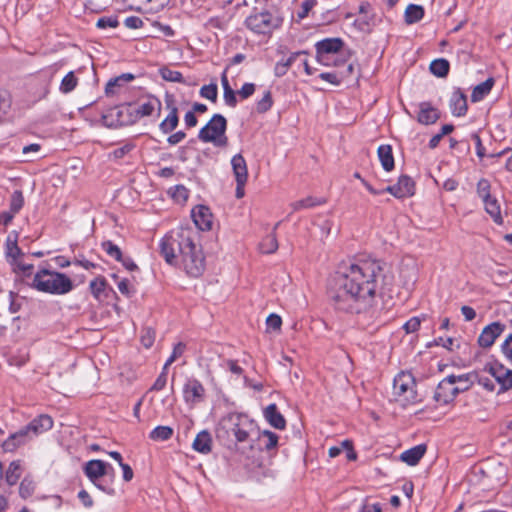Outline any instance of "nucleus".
Masks as SVG:
<instances>
[{"label":"nucleus","mask_w":512,"mask_h":512,"mask_svg":"<svg viewBox=\"0 0 512 512\" xmlns=\"http://www.w3.org/2000/svg\"><path fill=\"white\" fill-rule=\"evenodd\" d=\"M381 263L371 258H357L340 267L330 280L327 294L335 309L359 315L369 324L376 320L378 279Z\"/></svg>","instance_id":"f257e3e1"},{"label":"nucleus","mask_w":512,"mask_h":512,"mask_svg":"<svg viewBox=\"0 0 512 512\" xmlns=\"http://www.w3.org/2000/svg\"><path fill=\"white\" fill-rule=\"evenodd\" d=\"M160 253L170 265L180 261L186 273L192 277L200 276L205 267L204 256L187 231L166 234L159 244Z\"/></svg>","instance_id":"f03ea898"},{"label":"nucleus","mask_w":512,"mask_h":512,"mask_svg":"<svg viewBox=\"0 0 512 512\" xmlns=\"http://www.w3.org/2000/svg\"><path fill=\"white\" fill-rule=\"evenodd\" d=\"M254 430L253 421L248 419L246 415L239 413H229L222 417L216 428V436L220 440H228L231 436H234L236 442L239 444L238 449L243 453L247 454V457H251L246 452V442L249 435Z\"/></svg>","instance_id":"7ed1b4c3"},{"label":"nucleus","mask_w":512,"mask_h":512,"mask_svg":"<svg viewBox=\"0 0 512 512\" xmlns=\"http://www.w3.org/2000/svg\"><path fill=\"white\" fill-rule=\"evenodd\" d=\"M33 285L39 291L58 295L66 294L73 289V283L68 276L46 269L35 274Z\"/></svg>","instance_id":"20e7f679"},{"label":"nucleus","mask_w":512,"mask_h":512,"mask_svg":"<svg viewBox=\"0 0 512 512\" xmlns=\"http://www.w3.org/2000/svg\"><path fill=\"white\" fill-rule=\"evenodd\" d=\"M393 396L394 400L403 407L420 401L416 391V382L411 373L400 372L397 374L393 382Z\"/></svg>","instance_id":"39448f33"},{"label":"nucleus","mask_w":512,"mask_h":512,"mask_svg":"<svg viewBox=\"0 0 512 512\" xmlns=\"http://www.w3.org/2000/svg\"><path fill=\"white\" fill-rule=\"evenodd\" d=\"M227 121L221 114H214L210 121L200 129L198 138L205 143L211 142L217 147H225L228 138L225 135Z\"/></svg>","instance_id":"423d86ee"},{"label":"nucleus","mask_w":512,"mask_h":512,"mask_svg":"<svg viewBox=\"0 0 512 512\" xmlns=\"http://www.w3.org/2000/svg\"><path fill=\"white\" fill-rule=\"evenodd\" d=\"M231 166L237 184L236 197L240 199L245 194L244 186L248 177L246 161L241 154H237L232 157Z\"/></svg>","instance_id":"0eeeda50"},{"label":"nucleus","mask_w":512,"mask_h":512,"mask_svg":"<svg viewBox=\"0 0 512 512\" xmlns=\"http://www.w3.org/2000/svg\"><path fill=\"white\" fill-rule=\"evenodd\" d=\"M344 46V42L341 38H326L318 41L315 44L316 50V61L325 62V55H340L341 50Z\"/></svg>","instance_id":"6e6552de"},{"label":"nucleus","mask_w":512,"mask_h":512,"mask_svg":"<svg viewBox=\"0 0 512 512\" xmlns=\"http://www.w3.org/2000/svg\"><path fill=\"white\" fill-rule=\"evenodd\" d=\"M458 394L457 388L453 385V378L447 376L437 385L433 398L439 405H447L452 402Z\"/></svg>","instance_id":"1a4fd4ad"},{"label":"nucleus","mask_w":512,"mask_h":512,"mask_svg":"<svg viewBox=\"0 0 512 512\" xmlns=\"http://www.w3.org/2000/svg\"><path fill=\"white\" fill-rule=\"evenodd\" d=\"M184 401L189 405L202 402L205 398V388L197 379H189L183 387Z\"/></svg>","instance_id":"9d476101"},{"label":"nucleus","mask_w":512,"mask_h":512,"mask_svg":"<svg viewBox=\"0 0 512 512\" xmlns=\"http://www.w3.org/2000/svg\"><path fill=\"white\" fill-rule=\"evenodd\" d=\"M282 24V18L276 12H262L258 15V34L269 37Z\"/></svg>","instance_id":"9b49d317"},{"label":"nucleus","mask_w":512,"mask_h":512,"mask_svg":"<svg viewBox=\"0 0 512 512\" xmlns=\"http://www.w3.org/2000/svg\"><path fill=\"white\" fill-rule=\"evenodd\" d=\"M384 191L392 194L396 198H405L414 195L415 184L411 177L402 175L394 185L387 186Z\"/></svg>","instance_id":"f8f14e48"},{"label":"nucleus","mask_w":512,"mask_h":512,"mask_svg":"<svg viewBox=\"0 0 512 512\" xmlns=\"http://www.w3.org/2000/svg\"><path fill=\"white\" fill-rule=\"evenodd\" d=\"M505 325L500 322H493L487 325L478 337V343L483 348L492 346L495 340L503 333Z\"/></svg>","instance_id":"ddd939ff"},{"label":"nucleus","mask_w":512,"mask_h":512,"mask_svg":"<svg viewBox=\"0 0 512 512\" xmlns=\"http://www.w3.org/2000/svg\"><path fill=\"white\" fill-rule=\"evenodd\" d=\"M278 441L279 436L268 429L258 432V447L261 451H266L269 456L277 453Z\"/></svg>","instance_id":"4468645a"},{"label":"nucleus","mask_w":512,"mask_h":512,"mask_svg":"<svg viewBox=\"0 0 512 512\" xmlns=\"http://www.w3.org/2000/svg\"><path fill=\"white\" fill-rule=\"evenodd\" d=\"M503 390L512 389V370L501 364H492L487 369Z\"/></svg>","instance_id":"2eb2a0df"},{"label":"nucleus","mask_w":512,"mask_h":512,"mask_svg":"<svg viewBox=\"0 0 512 512\" xmlns=\"http://www.w3.org/2000/svg\"><path fill=\"white\" fill-rule=\"evenodd\" d=\"M263 417L266 420V422L274 429H286V419L281 414L276 404L272 403L263 408Z\"/></svg>","instance_id":"dca6fc26"},{"label":"nucleus","mask_w":512,"mask_h":512,"mask_svg":"<svg viewBox=\"0 0 512 512\" xmlns=\"http://www.w3.org/2000/svg\"><path fill=\"white\" fill-rule=\"evenodd\" d=\"M136 104L129 103L117 108V121L122 126L133 125L140 120Z\"/></svg>","instance_id":"f3484780"},{"label":"nucleus","mask_w":512,"mask_h":512,"mask_svg":"<svg viewBox=\"0 0 512 512\" xmlns=\"http://www.w3.org/2000/svg\"><path fill=\"white\" fill-rule=\"evenodd\" d=\"M107 463L102 460H90L85 464L84 472L86 476L93 482L99 489L106 491L101 485L97 484L96 481L106 474Z\"/></svg>","instance_id":"a211bd4d"},{"label":"nucleus","mask_w":512,"mask_h":512,"mask_svg":"<svg viewBox=\"0 0 512 512\" xmlns=\"http://www.w3.org/2000/svg\"><path fill=\"white\" fill-rule=\"evenodd\" d=\"M32 438L49 431L53 427V419L47 414H41L25 426Z\"/></svg>","instance_id":"6ab92c4d"},{"label":"nucleus","mask_w":512,"mask_h":512,"mask_svg":"<svg viewBox=\"0 0 512 512\" xmlns=\"http://www.w3.org/2000/svg\"><path fill=\"white\" fill-rule=\"evenodd\" d=\"M195 225L202 231L210 230L212 227V214L208 207L199 205L191 212Z\"/></svg>","instance_id":"aec40b11"},{"label":"nucleus","mask_w":512,"mask_h":512,"mask_svg":"<svg viewBox=\"0 0 512 512\" xmlns=\"http://www.w3.org/2000/svg\"><path fill=\"white\" fill-rule=\"evenodd\" d=\"M135 104L140 119L143 117L151 116L154 113H156L158 116L160 115L162 103L160 99L155 96H149L147 97L146 101Z\"/></svg>","instance_id":"412c9836"},{"label":"nucleus","mask_w":512,"mask_h":512,"mask_svg":"<svg viewBox=\"0 0 512 512\" xmlns=\"http://www.w3.org/2000/svg\"><path fill=\"white\" fill-rule=\"evenodd\" d=\"M135 75L132 73H123L115 78L110 79L105 87V94L107 96H113L122 91L127 83L133 81Z\"/></svg>","instance_id":"4be33fe9"},{"label":"nucleus","mask_w":512,"mask_h":512,"mask_svg":"<svg viewBox=\"0 0 512 512\" xmlns=\"http://www.w3.org/2000/svg\"><path fill=\"white\" fill-rule=\"evenodd\" d=\"M32 439V435H29L26 427L21 428L14 434H11L7 440L3 443V449L8 452H12L19 446L27 443Z\"/></svg>","instance_id":"5701e85b"},{"label":"nucleus","mask_w":512,"mask_h":512,"mask_svg":"<svg viewBox=\"0 0 512 512\" xmlns=\"http://www.w3.org/2000/svg\"><path fill=\"white\" fill-rule=\"evenodd\" d=\"M450 109L454 116L461 117L467 113V97L460 90L456 89L450 99Z\"/></svg>","instance_id":"b1692460"},{"label":"nucleus","mask_w":512,"mask_h":512,"mask_svg":"<svg viewBox=\"0 0 512 512\" xmlns=\"http://www.w3.org/2000/svg\"><path fill=\"white\" fill-rule=\"evenodd\" d=\"M419 109L417 120L423 125L433 124L440 117L438 109L433 107L429 102L420 103Z\"/></svg>","instance_id":"393cba45"},{"label":"nucleus","mask_w":512,"mask_h":512,"mask_svg":"<svg viewBox=\"0 0 512 512\" xmlns=\"http://www.w3.org/2000/svg\"><path fill=\"white\" fill-rule=\"evenodd\" d=\"M426 453V445L419 444L401 453L400 459L410 466L418 464Z\"/></svg>","instance_id":"a878e982"},{"label":"nucleus","mask_w":512,"mask_h":512,"mask_svg":"<svg viewBox=\"0 0 512 512\" xmlns=\"http://www.w3.org/2000/svg\"><path fill=\"white\" fill-rule=\"evenodd\" d=\"M448 377L453 378V385L457 388V392H465L476 382L478 379L477 372H470L461 375H449Z\"/></svg>","instance_id":"bb28decb"},{"label":"nucleus","mask_w":512,"mask_h":512,"mask_svg":"<svg viewBox=\"0 0 512 512\" xmlns=\"http://www.w3.org/2000/svg\"><path fill=\"white\" fill-rule=\"evenodd\" d=\"M192 447L199 453H209L212 449V438L210 433L206 430L199 432L193 441Z\"/></svg>","instance_id":"cd10ccee"},{"label":"nucleus","mask_w":512,"mask_h":512,"mask_svg":"<svg viewBox=\"0 0 512 512\" xmlns=\"http://www.w3.org/2000/svg\"><path fill=\"white\" fill-rule=\"evenodd\" d=\"M495 84V80L493 77H489L484 82L476 85L472 91L471 94V101L472 102H479L481 101L485 96H487L491 89L493 88Z\"/></svg>","instance_id":"c85d7f7f"},{"label":"nucleus","mask_w":512,"mask_h":512,"mask_svg":"<svg viewBox=\"0 0 512 512\" xmlns=\"http://www.w3.org/2000/svg\"><path fill=\"white\" fill-rule=\"evenodd\" d=\"M425 11L421 5L409 4L404 12V21L407 25H411L421 21Z\"/></svg>","instance_id":"c756f323"},{"label":"nucleus","mask_w":512,"mask_h":512,"mask_svg":"<svg viewBox=\"0 0 512 512\" xmlns=\"http://www.w3.org/2000/svg\"><path fill=\"white\" fill-rule=\"evenodd\" d=\"M379 160L385 171H391L394 168V157L390 145H380L377 150Z\"/></svg>","instance_id":"7c9ffc66"},{"label":"nucleus","mask_w":512,"mask_h":512,"mask_svg":"<svg viewBox=\"0 0 512 512\" xmlns=\"http://www.w3.org/2000/svg\"><path fill=\"white\" fill-rule=\"evenodd\" d=\"M483 203L485 211L492 217L493 221L498 225L503 224L501 208L498 200L495 197H491L484 200Z\"/></svg>","instance_id":"2f4dec72"},{"label":"nucleus","mask_w":512,"mask_h":512,"mask_svg":"<svg viewBox=\"0 0 512 512\" xmlns=\"http://www.w3.org/2000/svg\"><path fill=\"white\" fill-rule=\"evenodd\" d=\"M18 237L19 234L17 231H12L7 239H6V255L12 260H15L23 255L21 249L18 247Z\"/></svg>","instance_id":"473e14b6"},{"label":"nucleus","mask_w":512,"mask_h":512,"mask_svg":"<svg viewBox=\"0 0 512 512\" xmlns=\"http://www.w3.org/2000/svg\"><path fill=\"white\" fill-rule=\"evenodd\" d=\"M279 225L276 223L274 229L271 233H269L266 237H264L260 243V251L264 254L274 253L278 249V242L275 235V229Z\"/></svg>","instance_id":"72a5a7b5"},{"label":"nucleus","mask_w":512,"mask_h":512,"mask_svg":"<svg viewBox=\"0 0 512 512\" xmlns=\"http://www.w3.org/2000/svg\"><path fill=\"white\" fill-rule=\"evenodd\" d=\"M179 122L178 118V109L175 106L170 107V113L168 116L160 123V129L163 133H169L173 131Z\"/></svg>","instance_id":"f704fd0d"},{"label":"nucleus","mask_w":512,"mask_h":512,"mask_svg":"<svg viewBox=\"0 0 512 512\" xmlns=\"http://www.w3.org/2000/svg\"><path fill=\"white\" fill-rule=\"evenodd\" d=\"M221 83H222L223 90H224L223 97H224L225 103L228 106L234 107L236 105V102H237L236 95H235L234 90L231 88V86L229 84L226 71H224L222 73V75H221Z\"/></svg>","instance_id":"c9c22d12"},{"label":"nucleus","mask_w":512,"mask_h":512,"mask_svg":"<svg viewBox=\"0 0 512 512\" xmlns=\"http://www.w3.org/2000/svg\"><path fill=\"white\" fill-rule=\"evenodd\" d=\"M107 282L104 277H97L89 284L90 291L96 300H102L105 296Z\"/></svg>","instance_id":"e433bc0d"},{"label":"nucleus","mask_w":512,"mask_h":512,"mask_svg":"<svg viewBox=\"0 0 512 512\" xmlns=\"http://www.w3.org/2000/svg\"><path fill=\"white\" fill-rule=\"evenodd\" d=\"M450 64L448 60L439 58L433 60L430 64V71L437 77H445L449 73Z\"/></svg>","instance_id":"4c0bfd02"},{"label":"nucleus","mask_w":512,"mask_h":512,"mask_svg":"<svg viewBox=\"0 0 512 512\" xmlns=\"http://www.w3.org/2000/svg\"><path fill=\"white\" fill-rule=\"evenodd\" d=\"M324 202H325L324 200H318L314 197L309 196L304 199L297 200V201L291 203L290 206L292 208V212H297L302 209H308V208L315 207L317 205H321Z\"/></svg>","instance_id":"58836bf2"},{"label":"nucleus","mask_w":512,"mask_h":512,"mask_svg":"<svg viewBox=\"0 0 512 512\" xmlns=\"http://www.w3.org/2000/svg\"><path fill=\"white\" fill-rule=\"evenodd\" d=\"M21 477V468L18 461H13L9 464V467L5 474V480L9 486L15 485Z\"/></svg>","instance_id":"ea45409f"},{"label":"nucleus","mask_w":512,"mask_h":512,"mask_svg":"<svg viewBox=\"0 0 512 512\" xmlns=\"http://www.w3.org/2000/svg\"><path fill=\"white\" fill-rule=\"evenodd\" d=\"M173 436V429L170 426H157L150 432V439L154 441H166Z\"/></svg>","instance_id":"a19ab883"},{"label":"nucleus","mask_w":512,"mask_h":512,"mask_svg":"<svg viewBox=\"0 0 512 512\" xmlns=\"http://www.w3.org/2000/svg\"><path fill=\"white\" fill-rule=\"evenodd\" d=\"M77 84H78L77 77L75 76L73 71H70L63 77V79L60 83L59 90L63 94H67V93H70L71 91H73L76 88Z\"/></svg>","instance_id":"79ce46f5"},{"label":"nucleus","mask_w":512,"mask_h":512,"mask_svg":"<svg viewBox=\"0 0 512 512\" xmlns=\"http://www.w3.org/2000/svg\"><path fill=\"white\" fill-rule=\"evenodd\" d=\"M24 196L21 190H15L10 197L9 210L15 214L19 213V211L24 206Z\"/></svg>","instance_id":"37998d69"},{"label":"nucleus","mask_w":512,"mask_h":512,"mask_svg":"<svg viewBox=\"0 0 512 512\" xmlns=\"http://www.w3.org/2000/svg\"><path fill=\"white\" fill-rule=\"evenodd\" d=\"M34 491H35V483L33 482V480H31V479H29L27 477L24 478L21 481L20 486H19V495H20V497L23 498V499H27L30 496H32Z\"/></svg>","instance_id":"c03bdc74"},{"label":"nucleus","mask_w":512,"mask_h":512,"mask_svg":"<svg viewBox=\"0 0 512 512\" xmlns=\"http://www.w3.org/2000/svg\"><path fill=\"white\" fill-rule=\"evenodd\" d=\"M161 77L169 82L184 83L182 74L179 71L171 70L167 67L160 69Z\"/></svg>","instance_id":"a18cd8bd"},{"label":"nucleus","mask_w":512,"mask_h":512,"mask_svg":"<svg viewBox=\"0 0 512 512\" xmlns=\"http://www.w3.org/2000/svg\"><path fill=\"white\" fill-rule=\"evenodd\" d=\"M200 96L208 99L212 102H216L218 96V88L215 83H211L209 85H204L200 89Z\"/></svg>","instance_id":"49530a36"},{"label":"nucleus","mask_w":512,"mask_h":512,"mask_svg":"<svg viewBox=\"0 0 512 512\" xmlns=\"http://www.w3.org/2000/svg\"><path fill=\"white\" fill-rule=\"evenodd\" d=\"M490 191H491L490 182L485 178L480 179L477 183V194L482 199V201L493 197L491 195Z\"/></svg>","instance_id":"de8ad7c7"},{"label":"nucleus","mask_w":512,"mask_h":512,"mask_svg":"<svg viewBox=\"0 0 512 512\" xmlns=\"http://www.w3.org/2000/svg\"><path fill=\"white\" fill-rule=\"evenodd\" d=\"M103 250L113 259L119 261L122 260L121 249L115 245L112 241H105L102 243Z\"/></svg>","instance_id":"09e8293b"},{"label":"nucleus","mask_w":512,"mask_h":512,"mask_svg":"<svg viewBox=\"0 0 512 512\" xmlns=\"http://www.w3.org/2000/svg\"><path fill=\"white\" fill-rule=\"evenodd\" d=\"M282 325V319L277 314H270L266 319V331L267 332H279Z\"/></svg>","instance_id":"8fccbe9b"},{"label":"nucleus","mask_w":512,"mask_h":512,"mask_svg":"<svg viewBox=\"0 0 512 512\" xmlns=\"http://www.w3.org/2000/svg\"><path fill=\"white\" fill-rule=\"evenodd\" d=\"M319 78L323 81H326L332 85L338 86L341 84L345 75L343 73L336 72H323L319 74Z\"/></svg>","instance_id":"3c124183"},{"label":"nucleus","mask_w":512,"mask_h":512,"mask_svg":"<svg viewBox=\"0 0 512 512\" xmlns=\"http://www.w3.org/2000/svg\"><path fill=\"white\" fill-rule=\"evenodd\" d=\"M118 25L119 21L116 16L101 17L96 22V26L99 29L116 28Z\"/></svg>","instance_id":"603ef678"},{"label":"nucleus","mask_w":512,"mask_h":512,"mask_svg":"<svg viewBox=\"0 0 512 512\" xmlns=\"http://www.w3.org/2000/svg\"><path fill=\"white\" fill-rule=\"evenodd\" d=\"M186 345L182 342L177 343L170 357L167 359L163 367L168 368L177 358L183 355Z\"/></svg>","instance_id":"864d4df0"},{"label":"nucleus","mask_w":512,"mask_h":512,"mask_svg":"<svg viewBox=\"0 0 512 512\" xmlns=\"http://www.w3.org/2000/svg\"><path fill=\"white\" fill-rule=\"evenodd\" d=\"M117 287L121 294L126 297H131L135 293V288L128 279H120L117 282Z\"/></svg>","instance_id":"5fc2aeb1"},{"label":"nucleus","mask_w":512,"mask_h":512,"mask_svg":"<svg viewBox=\"0 0 512 512\" xmlns=\"http://www.w3.org/2000/svg\"><path fill=\"white\" fill-rule=\"evenodd\" d=\"M155 340V331L152 328H144L141 334V343L145 348H150Z\"/></svg>","instance_id":"6e6d98bb"},{"label":"nucleus","mask_w":512,"mask_h":512,"mask_svg":"<svg viewBox=\"0 0 512 512\" xmlns=\"http://www.w3.org/2000/svg\"><path fill=\"white\" fill-rule=\"evenodd\" d=\"M423 319H425V316H423L422 318L412 317L403 325V329L407 334L414 333L418 331V329L420 328Z\"/></svg>","instance_id":"4d7b16f0"},{"label":"nucleus","mask_w":512,"mask_h":512,"mask_svg":"<svg viewBox=\"0 0 512 512\" xmlns=\"http://www.w3.org/2000/svg\"><path fill=\"white\" fill-rule=\"evenodd\" d=\"M144 6L147 10L158 12L167 6L170 0H144Z\"/></svg>","instance_id":"13d9d810"},{"label":"nucleus","mask_w":512,"mask_h":512,"mask_svg":"<svg viewBox=\"0 0 512 512\" xmlns=\"http://www.w3.org/2000/svg\"><path fill=\"white\" fill-rule=\"evenodd\" d=\"M167 371L168 368L163 367L162 372L159 374L157 379L155 380L154 384L151 387V390L153 391H161L165 388L167 383Z\"/></svg>","instance_id":"bf43d9fd"},{"label":"nucleus","mask_w":512,"mask_h":512,"mask_svg":"<svg viewBox=\"0 0 512 512\" xmlns=\"http://www.w3.org/2000/svg\"><path fill=\"white\" fill-rule=\"evenodd\" d=\"M325 62H318L319 64L323 66H341L346 62V59L343 58L341 55L336 54L334 55H325Z\"/></svg>","instance_id":"052dcab7"},{"label":"nucleus","mask_w":512,"mask_h":512,"mask_svg":"<svg viewBox=\"0 0 512 512\" xmlns=\"http://www.w3.org/2000/svg\"><path fill=\"white\" fill-rule=\"evenodd\" d=\"M317 4L316 0H304L301 3L300 10L297 13V16L300 19H304L308 16L309 12L312 10V8Z\"/></svg>","instance_id":"680f3d73"},{"label":"nucleus","mask_w":512,"mask_h":512,"mask_svg":"<svg viewBox=\"0 0 512 512\" xmlns=\"http://www.w3.org/2000/svg\"><path fill=\"white\" fill-rule=\"evenodd\" d=\"M273 104L270 91H266L260 101H258V112H266Z\"/></svg>","instance_id":"e2e57ef3"},{"label":"nucleus","mask_w":512,"mask_h":512,"mask_svg":"<svg viewBox=\"0 0 512 512\" xmlns=\"http://www.w3.org/2000/svg\"><path fill=\"white\" fill-rule=\"evenodd\" d=\"M134 148V145L132 143H126L125 145L115 149L112 153H111V156L114 158V159H121L123 158L125 155H127L130 151H132Z\"/></svg>","instance_id":"0e129e2a"},{"label":"nucleus","mask_w":512,"mask_h":512,"mask_svg":"<svg viewBox=\"0 0 512 512\" xmlns=\"http://www.w3.org/2000/svg\"><path fill=\"white\" fill-rule=\"evenodd\" d=\"M501 350L504 356L512 363V333L502 343Z\"/></svg>","instance_id":"69168bd1"},{"label":"nucleus","mask_w":512,"mask_h":512,"mask_svg":"<svg viewBox=\"0 0 512 512\" xmlns=\"http://www.w3.org/2000/svg\"><path fill=\"white\" fill-rule=\"evenodd\" d=\"M288 70H289V64L285 61L284 58L277 61L274 66V74L277 77L284 76L288 72Z\"/></svg>","instance_id":"338daca9"},{"label":"nucleus","mask_w":512,"mask_h":512,"mask_svg":"<svg viewBox=\"0 0 512 512\" xmlns=\"http://www.w3.org/2000/svg\"><path fill=\"white\" fill-rule=\"evenodd\" d=\"M381 506L379 503H369L366 501L359 512H381Z\"/></svg>","instance_id":"774afa93"}]
</instances>
